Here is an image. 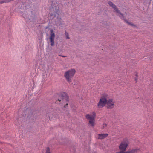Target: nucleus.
Instances as JSON below:
<instances>
[{
	"mask_svg": "<svg viewBox=\"0 0 153 153\" xmlns=\"http://www.w3.org/2000/svg\"><path fill=\"white\" fill-rule=\"evenodd\" d=\"M76 72V71L74 68L71 69L65 72L64 76L68 82L70 83L72 81Z\"/></svg>",
	"mask_w": 153,
	"mask_h": 153,
	"instance_id": "nucleus-1",
	"label": "nucleus"
},
{
	"mask_svg": "<svg viewBox=\"0 0 153 153\" xmlns=\"http://www.w3.org/2000/svg\"><path fill=\"white\" fill-rule=\"evenodd\" d=\"M60 13L57 3H56L55 5H54L53 3L51 5L50 13H49V15L51 17V18H53L56 16V15H59Z\"/></svg>",
	"mask_w": 153,
	"mask_h": 153,
	"instance_id": "nucleus-2",
	"label": "nucleus"
},
{
	"mask_svg": "<svg viewBox=\"0 0 153 153\" xmlns=\"http://www.w3.org/2000/svg\"><path fill=\"white\" fill-rule=\"evenodd\" d=\"M96 113L92 112L90 114H87L85 115L86 119L89 122V124L92 127L94 126Z\"/></svg>",
	"mask_w": 153,
	"mask_h": 153,
	"instance_id": "nucleus-3",
	"label": "nucleus"
},
{
	"mask_svg": "<svg viewBox=\"0 0 153 153\" xmlns=\"http://www.w3.org/2000/svg\"><path fill=\"white\" fill-rule=\"evenodd\" d=\"M108 98V95L107 94H104L101 97L97 104V106L99 108H102L106 104L107 99Z\"/></svg>",
	"mask_w": 153,
	"mask_h": 153,
	"instance_id": "nucleus-4",
	"label": "nucleus"
},
{
	"mask_svg": "<svg viewBox=\"0 0 153 153\" xmlns=\"http://www.w3.org/2000/svg\"><path fill=\"white\" fill-rule=\"evenodd\" d=\"M129 142L127 139H124L120 144L119 146V149L120 150H122L124 152L128 146Z\"/></svg>",
	"mask_w": 153,
	"mask_h": 153,
	"instance_id": "nucleus-5",
	"label": "nucleus"
},
{
	"mask_svg": "<svg viewBox=\"0 0 153 153\" xmlns=\"http://www.w3.org/2000/svg\"><path fill=\"white\" fill-rule=\"evenodd\" d=\"M108 4L111 7L113 8L115 11L117 13V15H118L120 18L123 19H124V18L123 15L120 12V10L117 8L116 6L112 2L109 1L108 2Z\"/></svg>",
	"mask_w": 153,
	"mask_h": 153,
	"instance_id": "nucleus-6",
	"label": "nucleus"
},
{
	"mask_svg": "<svg viewBox=\"0 0 153 153\" xmlns=\"http://www.w3.org/2000/svg\"><path fill=\"white\" fill-rule=\"evenodd\" d=\"M115 103V101L113 99H107V108L108 109H112L114 106V104Z\"/></svg>",
	"mask_w": 153,
	"mask_h": 153,
	"instance_id": "nucleus-7",
	"label": "nucleus"
},
{
	"mask_svg": "<svg viewBox=\"0 0 153 153\" xmlns=\"http://www.w3.org/2000/svg\"><path fill=\"white\" fill-rule=\"evenodd\" d=\"M50 40L51 42V45L53 46L54 45V39L55 37V35L53 30H50Z\"/></svg>",
	"mask_w": 153,
	"mask_h": 153,
	"instance_id": "nucleus-8",
	"label": "nucleus"
},
{
	"mask_svg": "<svg viewBox=\"0 0 153 153\" xmlns=\"http://www.w3.org/2000/svg\"><path fill=\"white\" fill-rule=\"evenodd\" d=\"M108 136V134L107 133H101L98 134V139H102L107 137Z\"/></svg>",
	"mask_w": 153,
	"mask_h": 153,
	"instance_id": "nucleus-9",
	"label": "nucleus"
},
{
	"mask_svg": "<svg viewBox=\"0 0 153 153\" xmlns=\"http://www.w3.org/2000/svg\"><path fill=\"white\" fill-rule=\"evenodd\" d=\"M139 150L137 149H130L126 151V153H136L139 152Z\"/></svg>",
	"mask_w": 153,
	"mask_h": 153,
	"instance_id": "nucleus-10",
	"label": "nucleus"
},
{
	"mask_svg": "<svg viewBox=\"0 0 153 153\" xmlns=\"http://www.w3.org/2000/svg\"><path fill=\"white\" fill-rule=\"evenodd\" d=\"M62 95L63 96V99H65L67 101L68 100V97L66 93H63Z\"/></svg>",
	"mask_w": 153,
	"mask_h": 153,
	"instance_id": "nucleus-11",
	"label": "nucleus"
},
{
	"mask_svg": "<svg viewBox=\"0 0 153 153\" xmlns=\"http://www.w3.org/2000/svg\"><path fill=\"white\" fill-rule=\"evenodd\" d=\"M14 0H4L0 1V3L2 4L4 3H8Z\"/></svg>",
	"mask_w": 153,
	"mask_h": 153,
	"instance_id": "nucleus-12",
	"label": "nucleus"
},
{
	"mask_svg": "<svg viewBox=\"0 0 153 153\" xmlns=\"http://www.w3.org/2000/svg\"><path fill=\"white\" fill-rule=\"evenodd\" d=\"M49 118L50 119H51V120H52V119H53L55 117V114H50L49 116Z\"/></svg>",
	"mask_w": 153,
	"mask_h": 153,
	"instance_id": "nucleus-13",
	"label": "nucleus"
},
{
	"mask_svg": "<svg viewBox=\"0 0 153 153\" xmlns=\"http://www.w3.org/2000/svg\"><path fill=\"white\" fill-rule=\"evenodd\" d=\"M45 153H51L49 147L46 148Z\"/></svg>",
	"mask_w": 153,
	"mask_h": 153,
	"instance_id": "nucleus-14",
	"label": "nucleus"
},
{
	"mask_svg": "<svg viewBox=\"0 0 153 153\" xmlns=\"http://www.w3.org/2000/svg\"><path fill=\"white\" fill-rule=\"evenodd\" d=\"M65 36L66 39H69L70 38L69 36V34L66 32H65Z\"/></svg>",
	"mask_w": 153,
	"mask_h": 153,
	"instance_id": "nucleus-15",
	"label": "nucleus"
},
{
	"mask_svg": "<svg viewBox=\"0 0 153 153\" xmlns=\"http://www.w3.org/2000/svg\"><path fill=\"white\" fill-rule=\"evenodd\" d=\"M126 22L128 23L129 25L132 26H134V27H136V26L134 25V24H131V23H129V22H127V21H126Z\"/></svg>",
	"mask_w": 153,
	"mask_h": 153,
	"instance_id": "nucleus-16",
	"label": "nucleus"
},
{
	"mask_svg": "<svg viewBox=\"0 0 153 153\" xmlns=\"http://www.w3.org/2000/svg\"><path fill=\"white\" fill-rule=\"evenodd\" d=\"M115 153H126V152H124V151L122 150H120V151L118 152H116Z\"/></svg>",
	"mask_w": 153,
	"mask_h": 153,
	"instance_id": "nucleus-17",
	"label": "nucleus"
},
{
	"mask_svg": "<svg viewBox=\"0 0 153 153\" xmlns=\"http://www.w3.org/2000/svg\"><path fill=\"white\" fill-rule=\"evenodd\" d=\"M107 126V125L106 124H105V123H104L103 125V128H104V127H105L106 126Z\"/></svg>",
	"mask_w": 153,
	"mask_h": 153,
	"instance_id": "nucleus-18",
	"label": "nucleus"
},
{
	"mask_svg": "<svg viewBox=\"0 0 153 153\" xmlns=\"http://www.w3.org/2000/svg\"><path fill=\"white\" fill-rule=\"evenodd\" d=\"M135 76H136V77H137V76H138V73H137V72H135Z\"/></svg>",
	"mask_w": 153,
	"mask_h": 153,
	"instance_id": "nucleus-19",
	"label": "nucleus"
},
{
	"mask_svg": "<svg viewBox=\"0 0 153 153\" xmlns=\"http://www.w3.org/2000/svg\"><path fill=\"white\" fill-rule=\"evenodd\" d=\"M138 78L137 77H135V80L137 82V81Z\"/></svg>",
	"mask_w": 153,
	"mask_h": 153,
	"instance_id": "nucleus-20",
	"label": "nucleus"
},
{
	"mask_svg": "<svg viewBox=\"0 0 153 153\" xmlns=\"http://www.w3.org/2000/svg\"><path fill=\"white\" fill-rule=\"evenodd\" d=\"M67 105H68V104H67V103L66 104H65V105L64 107H65H65H66V106Z\"/></svg>",
	"mask_w": 153,
	"mask_h": 153,
	"instance_id": "nucleus-21",
	"label": "nucleus"
},
{
	"mask_svg": "<svg viewBox=\"0 0 153 153\" xmlns=\"http://www.w3.org/2000/svg\"><path fill=\"white\" fill-rule=\"evenodd\" d=\"M35 15H34L33 16V17L34 18L35 17Z\"/></svg>",
	"mask_w": 153,
	"mask_h": 153,
	"instance_id": "nucleus-22",
	"label": "nucleus"
},
{
	"mask_svg": "<svg viewBox=\"0 0 153 153\" xmlns=\"http://www.w3.org/2000/svg\"><path fill=\"white\" fill-rule=\"evenodd\" d=\"M57 101H61V100H59V99Z\"/></svg>",
	"mask_w": 153,
	"mask_h": 153,
	"instance_id": "nucleus-23",
	"label": "nucleus"
},
{
	"mask_svg": "<svg viewBox=\"0 0 153 153\" xmlns=\"http://www.w3.org/2000/svg\"><path fill=\"white\" fill-rule=\"evenodd\" d=\"M62 56L63 57H65V56Z\"/></svg>",
	"mask_w": 153,
	"mask_h": 153,
	"instance_id": "nucleus-24",
	"label": "nucleus"
}]
</instances>
